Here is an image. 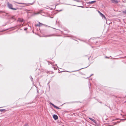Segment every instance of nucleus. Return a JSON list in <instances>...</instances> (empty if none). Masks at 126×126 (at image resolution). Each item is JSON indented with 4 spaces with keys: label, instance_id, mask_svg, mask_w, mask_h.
Instances as JSON below:
<instances>
[{
    "label": "nucleus",
    "instance_id": "11",
    "mask_svg": "<svg viewBox=\"0 0 126 126\" xmlns=\"http://www.w3.org/2000/svg\"><path fill=\"white\" fill-rule=\"evenodd\" d=\"M19 21L20 22H22L24 20L20 18L19 19Z\"/></svg>",
    "mask_w": 126,
    "mask_h": 126
},
{
    "label": "nucleus",
    "instance_id": "20",
    "mask_svg": "<svg viewBox=\"0 0 126 126\" xmlns=\"http://www.w3.org/2000/svg\"><path fill=\"white\" fill-rule=\"evenodd\" d=\"M31 80H32H32L33 79L32 78V77H31Z\"/></svg>",
    "mask_w": 126,
    "mask_h": 126
},
{
    "label": "nucleus",
    "instance_id": "1",
    "mask_svg": "<svg viewBox=\"0 0 126 126\" xmlns=\"http://www.w3.org/2000/svg\"><path fill=\"white\" fill-rule=\"evenodd\" d=\"M7 6H8V7L10 9L13 10H16L17 8H13V5L9 3L8 2L7 3Z\"/></svg>",
    "mask_w": 126,
    "mask_h": 126
},
{
    "label": "nucleus",
    "instance_id": "25",
    "mask_svg": "<svg viewBox=\"0 0 126 126\" xmlns=\"http://www.w3.org/2000/svg\"><path fill=\"white\" fill-rule=\"evenodd\" d=\"M92 75H93V74H92V75H90V77H91V76H92Z\"/></svg>",
    "mask_w": 126,
    "mask_h": 126
},
{
    "label": "nucleus",
    "instance_id": "2",
    "mask_svg": "<svg viewBox=\"0 0 126 126\" xmlns=\"http://www.w3.org/2000/svg\"><path fill=\"white\" fill-rule=\"evenodd\" d=\"M16 3L18 4H24V5H26V4H28L29 5H31L33 4V3H28V4H27V3H19L18 2H16Z\"/></svg>",
    "mask_w": 126,
    "mask_h": 126
},
{
    "label": "nucleus",
    "instance_id": "21",
    "mask_svg": "<svg viewBox=\"0 0 126 126\" xmlns=\"http://www.w3.org/2000/svg\"><path fill=\"white\" fill-rule=\"evenodd\" d=\"M106 58H109L108 57H107V56H106Z\"/></svg>",
    "mask_w": 126,
    "mask_h": 126
},
{
    "label": "nucleus",
    "instance_id": "10",
    "mask_svg": "<svg viewBox=\"0 0 126 126\" xmlns=\"http://www.w3.org/2000/svg\"><path fill=\"white\" fill-rule=\"evenodd\" d=\"M53 105V107H54L55 108H56V109H60L59 108V107L56 106L55 105Z\"/></svg>",
    "mask_w": 126,
    "mask_h": 126
},
{
    "label": "nucleus",
    "instance_id": "24",
    "mask_svg": "<svg viewBox=\"0 0 126 126\" xmlns=\"http://www.w3.org/2000/svg\"><path fill=\"white\" fill-rule=\"evenodd\" d=\"M83 68H82V69H83ZM82 69V68L80 69L79 70H81V69Z\"/></svg>",
    "mask_w": 126,
    "mask_h": 126
},
{
    "label": "nucleus",
    "instance_id": "3",
    "mask_svg": "<svg viewBox=\"0 0 126 126\" xmlns=\"http://www.w3.org/2000/svg\"><path fill=\"white\" fill-rule=\"evenodd\" d=\"M111 1L113 3H117L118 2L117 0H111Z\"/></svg>",
    "mask_w": 126,
    "mask_h": 126
},
{
    "label": "nucleus",
    "instance_id": "16",
    "mask_svg": "<svg viewBox=\"0 0 126 126\" xmlns=\"http://www.w3.org/2000/svg\"><path fill=\"white\" fill-rule=\"evenodd\" d=\"M123 13H124L126 14V10L124 11H123Z\"/></svg>",
    "mask_w": 126,
    "mask_h": 126
},
{
    "label": "nucleus",
    "instance_id": "4",
    "mask_svg": "<svg viewBox=\"0 0 126 126\" xmlns=\"http://www.w3.org/2000/svg\"><path fill=\"white\" fill-rule=\"evenodd\" d=\"M53 117L55 120H56L58 119V117L56 115L54 114L53 116Z\"/></svg>",
    "mask_w": 126,
    "mask_h": 126
},
{
    "label": "nucleus",
    "instance_id": "22",
    "mask_svg": "<svg viewBox=\"0 0 126 126\" xmlns=\"http://www.w3.org/2000/svg\"><path fill=\"white\" fill-rule=\"evenodd\" d=\"M122 120H126V119H122Z\"/></svg>",
    "mask_w": 126,
    "mask_h": 126
},
{
    "label": "nucleus",
    "instance_id": "8",
    "mask_svg": "<svg viewBox=\"0 0 126 126\" xmlns=\"http://www.w3.org/2000/svg\"><path fill=\"white\" fill-rule=\"evenodd\" d=\"M89 118L91 120L94 122L96 124V121L95 120L89 117Z\"/></svg>",
    "mask_w": 126,
    "mask_h": 126
},
{
    "label": "nucleus",
    "instance_id": "17",
    "mask_svg": "<svg viewBox=\"0 0 126 126\" xmlns=\"http://www.w3.org/2000/svg\"><path fill=\"white\" fill-rule=\"evenodd\" d=\"M27 28H25L24 29V30L25 31H26V30H27Z\"/></svg>",
    "mask_w": 126,
    "mask_h": 126
},
{
    "label": "nucleus",
    "instance_id": "15",
    "mask_svg": "<svg viewBox=\"0 0 126 126\" xmlns=\"http://www.w3.org/2000/svg\"><path fill=\"white\" fill-rule=\"evenodd\" d=\"M24 126H28V124L27 123H26Z\"/></svg>",
    "mask_w": 126,
    "mask_h": 126
},
{
    "label": "nucleus",
    "instance_id": "9",
    "mask_svg": "<svg viewBox=\"0 0 126 126\" xmlns=\"http://www.w3.org/2000/svg\"><path fill=\"white\" fill-rule=\"evenodd\" d=\"M96 2V1H90V2H88V3L89 4H93V3H94L95 2Z\"/></svg>",
    "mask_w": 126,
    "mask_h": 126
},
{
    "label": "nucleus",
    "instance_id": "5",
    "mask_svg": "<svg viewBox=\"0 0 126 126\" xmlns=\"http://www.w3.org/2000/svg\"><path fill=\"white\" fill-rule=\"evenodd\" d=\"M54 36L53 34H50V35H45V36H44V37H51L52 36Z\"/></svg>",
    "mask_w": 126,
    "mask_h": 126
},
{
    "label": "nucleus",
    "instance_id": "23",
    "mask_svg": "<svg viewBox=\"0 0 126 126\" xmlns=\"http://www.w3.org/2000/svg\"><path fill=\"white\" fill-rule=\"evenodd\" d=\"M115 124H117V123H115Z\"/></svg>",
    "mask_w": 126,
    "mask_h": 126
},
{
    "label": "nucleus",
    "instance_id": "26",
    "mask_svg": "<svg viewBox=\"0 0 126 126\" xmlns=\"http://www.w3.org/2000/svg\"><path fill=\"white\" fill-rule=\"evenodd\" d=\"M114 120H112V121H114Z\"/></svg>",
    "mask_w": 126,
    "mask_h": 126
},
{
    "label": "nucleus",
    "instance_id": "6",
    "mask_svg": "<svg viewBox=\"0 0 126 126\" xmlns=\"http://www.w3.org/2000/svg\"><path fill=\"white\" fill-rule=\"evenodd\" d=\"M100 15L103 18H104L105 19H106V18L105 16L102 13H101Z\"/></svg>",
    "mask_w": 126,
    "mask_h": 126
},
{
    "label": "nucleus",
    "instance_id": "19",
    "mask_svg": "<svg viewBox=\"0 0 126 126\" xmlns=\"http://www.w3.org/2000/svg\"><path fill=\"white\" fill-rule=\"evenodd\" d=\"M98 12L99 13V14H100H100L101 13H101L99 11H98Z\"/></svg>",
    "mask_w": 126,
    "mask_h": 126
},
{
    "label": "nucleus",
    "instance_id": "13",
    "mask_svg": "<svg viewBox=\"0 0 126 126\" xmlns=\"http://www.w3.org/2000/svg\"><path fill=\"white\" fill-rule=\"evenodd\" d=\"M15 16H12V17H11V18H12V19H15V18H14V17Z\"/></svg>",
    "mask_w": 126,
    "mask_h": 126
},
{
    "label": "nucleus",
    "instance_id": "12",
    "mask_svg": "<svg viewBox=\"0 0 126 126\" xmlns=\"http://www.w3.org/2000/svg\"><path fill=\"white\" fill-rule=\"evenodd\" d=\"M5 110L4 109H0V111L1 112L4 111Z\"/></svg>",
    "mask_w": 126,
    "mask_h": 126
},
{
    "label": "nucleus",
    "instance_id": "14",
    "mask_svg": "<svg viewBox=\"0 0 126 126\" xmlns=\"http://www.w3.org/2000/svg\"><path fill=\"white\" fill-rule=\"evenodd\" d=\"M40 13V12H37V13H35L34 14L35 15H36Z\"/></svg>",
    "mask_w": 126,
    "mask_h": 126
},
{
    "label": "nucleus",
    "instance_id": "7",
    "mask_svg": "<svg viewBox=\"0 0 126 126\" xmlns=\"http://www.w3.org/2000/svg\"><path fill=\"white\" fill-rule=\"evenodd\" d=\"M39 24H37L35 25V26H42V25H44L42 23H40V22H39Z\"/></svg>",
    "mask_w": 126,
    "mask_h": 126
},
{
    "label": "nucleus",
    "instance_id": "18",
    "mask_svg": "<svg viewBox=\"0 0 126 126\" xmlns=\"http://www.w3.org/2000/svg\"><path fill=\"white\" fill-rule=\"evenodd\" d=\"M49 103H50V104H51V105H52L53 106V105H54V104H52V103L51 102H50Z\"/></svg>",
    "mask_w": 126,
    "mask_h": 126
}]
</instances>
